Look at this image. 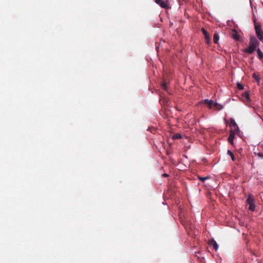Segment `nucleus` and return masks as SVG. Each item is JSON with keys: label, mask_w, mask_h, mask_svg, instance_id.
Segmentation results:
<instances>
[{"label": "nucleus", "mask_w": 263, "mask_h": 263, "mask_svg": "<svg viewBox=\"0 0 263 263\" xmlns=\"http://www.w3.org/2000/svg\"><path fill=\"white\" fill-rule=\"evenodd\" d=\"M259 44V42L255 37H251L250 40L249 46L244 49V52L248 54H252L256 50V47Z\"/></svg>", "instance_id": "nucleus-1"}, {"label": "nucleus", "mask_w": 263, "mask_h": 263, "mask_svg": "<svg viewBox=\"0 0 263 263\" xmlns=\"http://www.w3.org/2000/svg\"><path fill=\"white\" fill-rule=\"evenodd\" d=\"M202 103L207 105L208 107L210 109L215 108L217 110H220L222 108V106L217 102H213V101L208 99L204 100Z\"/></svg>", "instance_id": "nucleus-2"}, {"label": "nucleus", "mask_w": 263, "mask_h": 263, "mask_svg": "<svg viewBox=\"0 0 263 263\" xmlns=\"http://www.w3.org/2000/svg\"><path fill=\"white\" fill-rule=\"evenodd\" d=\"M254 22H255L254 21ZM254 27L257 38L263 43V32L260 25L255 23Z\"/></svg>", "instance_id": "nucleus-3"}, {"label": "nucleus", "mask_w": 263, "mask_h": 263, "mask_svg": "<svg viewBox=\"0 0 263 263\" xmlns=\"http://www.w3.org/2000/svg\"><path fill=\"white\" fill-rule=\"evenodd\" d=\"M230 126L232 128L231 130L234 131V132H237L238 131L239 128L235 122L234 119L231 118L230 120Z\"/></svg>", "instance_id": "nucleus-4"}, {"label": "nucleus", "mask_w": 263, "mask_h": 263, "mask_svg": "<svg viewBox=\"0 0 263 263\" xmlns=\"http://www.w3.org/2000/svg\"><path fill=\"white\" fill-rule=\"evenodd\" d=\"M201 31L203 34L204 35V39L205 40V43L208 45H210L211 43V39L209 34V33L205 30V29L203 28L201 29Z\"/></svg>", "instance_id": "nucleus-5"}, {"label": "nucleus", "mask_w": 263, "mask_h": 263, "mask_svg": "<svg viewBox=\"0 0 263 263\" xmlns=\"http://www.w3.org/2000/svg\"><path fill=\"white\" fill-rule=\"evenodd\" d=\"M246 202L247 204H249V205L255 203L254 196L252 194H249L248 196V198L247 199Z\"/></svg>", "instance_id": "nucleus-6"}, {"label": "nucleus", "mask_w": 263, "mask_h": 263, "mask_svg": "<svg viewBox=\"0 0 263 263\" xmlns=\"http://www.w3.org/2000/svg\"><path fill=\"white\" fill-rule=\"evenodd\" d=\"M236 133V132H234V131H232V130L230 131V134L229 138H228V141L231 144H233V140H234V139L235 137V135Z\"/></svg>", "instance_id": "nucleus-7"}, {"label": "nucleus", "mask_w": 263, "mask_h": 263, "mask_svg": "<svg viewBox=\"0 0 263 263\" xmlns=\"http://www.w3.org/2000/svg\"><path fill=\"white\" fill-rule=\"evenodd\" d=\"M209 245L212 246L215 251H217L218 249V245L216 241L214 239L210 240L209 242Z\"/></svg>", "instance_id": "nucleus-8"}, {"label": "nucleus", "mask_w": 263, "mask_h": 263, "mask_svg": "<svg viewBox=\"0 0 263 263\" xmlns=\"http://www.w3.org/2000/svg\"><path fill=\"white\" fill-rule=\"evenodd\" d=\"M155 2L160 5L162 8H166L167 7V5L163 0H155Z\"/></svg>", "instance_id": "nucleus-9"}, {"label": "nucleus", "mask_w": 263, "mask_h": 263, "mask_svg": "<svg viewBox=\"0 0 263 263\" xmlns=\"http://www.w3.org/2000/svg\"><path fill=\"white\" fill-rule=\"evenodd\" d=\"M232 37L236 41H239L240 37V35L238 34L237 32L235 30H233Z\"/></svg>", "instance_id": "nucleus-10"}, {"label": "nucleus", "mask_w": 263, "mask_h": 263, "mask_svg": "<svg viewBox=\"0 0 263 263\" xmlns=\"http://www.w3.org/2000/svg\"><path fill=\"white\" fill-rule=\"evenodd\" d=\"M219 39V36L217 33H215L213 36V41L215 44H218Z\"/></svg>", "instance_id": "nucleus-11"}, {"label": "nucleus", "mask_w": 263, "mask_h": 263, "mask_svg": "<svg viewBox=\"0 0 263 263\" xmlns=\"http://www.w3.org/2000/svg\"><path fill=\"white\" fill-rule=\"evenodd\" d=\"M257 53L258 58L261 60L263 59V52L260 50L259 48L257 49Z\"/></svg>", "instance_id": "nucleus-12"}, {"label": "nucleus", "mask_w": 263, "mask_h": 263, "mask_svg": "<svg viewBox=\"0 0 263 263\" xmlns=\"http://www.w3.org/2000/svg\"><path fill=\"white\" fill-rule=\"evenodd\" d=\"M173 139H179L182 138L181 134L177 133L173 136Z\"/></svg>", "instance_id": "nucleus-13"}, {"label": "nucleus", "mask_w": 263, "mask_h": 263, "mask_svg": "<svg viewBox=\"0 0 263 263\" xmlns=\"http://www.w3.org/2000/svg\"><path fill=\"white\" fill-rule=\"evenodd\" d=\"M228 154L230 156L233 161H235L234 155L231 151H230V150L228 151Z\"/></svg>", "instance_id": "nucleus-14"}, {"label": "nucleus", "mask_w": 263, "mask_h": 263, "mask_svg": "<svg viewBox=\"0 0 263 263\" xmlns=\"http://www.w3.org/2000/svg\"><path fill=\"white\" fill-rule=\"evenodd\" d=\"M181 222L184 228L187 230L190 226V224L187 222L181 221Z\"/></svg>", "instance_id": "nucleus-15"}, {"label": "nucleus", "mask_w": 263, "mask_h": 263, "mask_svg": "<svg viewBox=\"0 0 263 263\" xmlns=\"http://www.w3.org/2000/svg\"><path fill=\"white\" fill-rule=\"evenodd\" d=\"M198 178L202 182H204L206 180L208 179L209 178V177H200V176H198Z\"/></svg>", "instance_id": "nucleus-16"}, {"label": "nucleus", "mask_w": 263, "mask_h": 263, "mask_svg": "<svg viewBox=\"0 0 263 263\" xmlns=\"http://www.w3.org/2000/svg\"><path fill=\"white\" fill-rule=\"evenodd\" d=\"M255 209V203L249 205V210L251 211H254Z\"/></svg>", "instance_id": "nucleus-17"}, {"label": "nucleus", "mask_w": 263, "mask_h": 263, "mask_svg": "<svg viewBox=\"0 0 263 263\" xmlns=\"http://www.w3.org/2000/svg\"><path fill=\"white\" fill-rule=\"evenodd\" d=\"M161 87L164 90H167V86H166V83L165 82H163L161 84Z\"/></svg>", "instance_id": "nucleus-18"}, {"label": "nucleus", "mask_w": 263, "mask_h": 263, "mask_svg": "<svg viewBox=\"0 0 263 263\" xmlns=\"http://www.w3.org/2000/svg\"><path fill=\"white\" fill-rule=\"evenodd\" d=\"M237 87L238 89L239 90H242L244 88L243 86L240 83H237Z\"/></svg>", "instance_id": "nucleus-19"}, {"label": "nucleus", "mask_w": 263, "mask_h": 263, "mask_svg": "<svg viewBox=\"0 0 263 263\" xmlns=\"http://www.w3.org/2000/svg\"><path fill=\"white\" fill-rule=\"evenodd\" d=\"M244 96L245 97L246 100H250L249 93L248 92H245L244 93Z\"/></svg>", "instance_id": "nucleus-20"}, {"label": "nucleus", "mask_w": 263, "mask_h": 263, "mask_svg": "<svg viewBox=\"0 0 263 263\" xmlns=\"http://www.w3.org/2000/svg\"><path fill=\"white\" fill-rule=\"evenodd\" d=\"M257 156L261 159H263V153H258L257 154Z\"/></svg>", "instance_id": "nucleus-21"}, {"label": "nucleus", "mask_w": 263, "mask_h": 263, "mask_svg": "<svg viewBox=\"0 0 263 263\" xmlns=\"http://www.w3.org/2000/svg\"><path fill=\"white\" fill-rule=\"evenodd\" d=\"M253 77H254V78L255 79L258 80H259V78H258V76H256V75H255V74H253Z\"/></svg>", "instance_id": "nucleus-22"}, {"label": "nucleus", "mask_w": 263, "mask_h": 263, "mask_svg": "<svg viewBox=\"0 0 263 263\" xmlns=\"http://www.w3.org/2000/svg\"><path fill=\"white\" fill-rule=\"evenodd\" d=\"M162 176H163V177H168V174H165V173L163 174Z\"/></svg>", "instance_id": "nucleus-23"}]
</instances>
